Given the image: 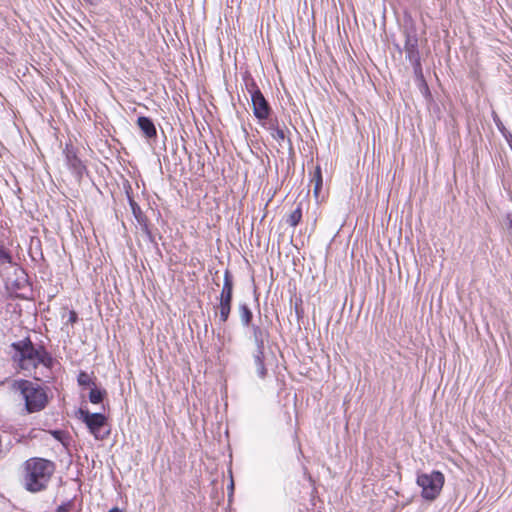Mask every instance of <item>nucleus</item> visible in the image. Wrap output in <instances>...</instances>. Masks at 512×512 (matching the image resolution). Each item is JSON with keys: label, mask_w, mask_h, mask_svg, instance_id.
<instances>
[{"label": "nucleus", "mask_w": 512, "mask_h": 512, "mask_svg": "<svg viewBox=\"0 0 512 512\" xmlns=\"http://www.w3.org/2000/svg\"><path fill=\"white\" fill-rule=\"evenodd\" d=\"M14 350L12 359L22 370H35L40 364L51 368L54 359L43 345L36 347L29 337H26L11 344Z\"/></svg>", "instance_id": "obj_1"}, {"label": "nucleus", "mask_w": 512, "mask_h": 512, "mask_svg": "<svg viewBox=\"0 0 512 512\" xmlns=\"http://www.w3.org/2000/svg\"><path fill=\"white\" fill-rule=\"evenodd\" d=\"M55 472L54 462L40 457H32L24 462V487L37 493L45 490Z\"/></svg>", "instance_id": "obj_2"}, {"label": "nucleus", "mask_w": 512, "mask_h": 512, "mask_svg": "<svg viewBox=\"0 0 512 512\" xmlns=\"http://www.w3.org/2000/svg\"><path fill=\"white\" fill-rule=\"evenodd\" d=\"M14 387L21 392L28 413L38 412L45 408L47 395L40 386L22 379L16 381Z\"/></svg>", "instance_id": "obj_3"}, {"label": "nucleus", "mask_w": 512, "mask_h": 512, "mask_svg": "<svg viewBox=\"0 0 512 512\" xmlns=\"http://www.w3.org/2000/svg\"><path fill=\"white\" fill-rule=\"evenodd\" d=\"M416 482L422 488L421 496L425 500L434 501L443 488L445 477L440 471H432L419 474Z\"/></svg>", "instance_id": "obj_4"}, {"label": "nucleus", "mask_w": 512, "mask_h": 512, "mask_svg": "<svg viewBox=\"0 0 512 512\" xmlns=\"http://www.w3.org/2000/svg\"><path fill=\"white\" fill-rule=\"evenodd\" d=\"M78 413L79 418L86 424L87 428L96 439L102 440L109 434V432L101 434V429L107 423L105 415L102 413H91L89 410L83 408H80Z\"/></svg>", "instance_id": "obj_5"}, {"label": "nucleus", "mask_w": 512, "mask_h": 512, "mask_svg": "<svg viewBox=\"0 0 512 512\" xmlns=\"http://www.w3.org/2000/svg\"><path fill=\"white\" fill-rule=\"evenodd\" d=\"M404 51L408 60H416L420 58V52L418 48V34L417 29L413 23L404 27Z\"/></svg>", "instance_id": "obj_6"}, {"label": "nucleus", "mask_w": 512, "mask_h": 512, "mask_svg": "<svg viewBox=\"0 0 512 512\" xmlns=\"http://www.w3.org/2000/svg\"><path fill=\"white\" fill-rule=\"evenodd\" d=\"M254 116L259 120H267L272 112L269 102L265 99L262 93H256V96L251 98Z\"/></svg>", "instance_id": "obj_7"}, {"label": "nucleus", "mask_w": 512, "mask_h": 512, "mask_svg": "<svg viewBox=\"0 0 512 512\" xmlns=\"http://www.w3.org/2000/svg\"><path fill=\"white\" fill-rule=\"evenodd\" d=\"M251 338L255 345L254 351L265 352V345L269 341L270 333L267 328L260 325H251Z\"/></svg>", "instance_id": "obj_8"}, {"label": "nucleus", "mask_w": 512, "mask_h": 512, "mask_svg": "<svg viewBox=\"0 0 512 512\" xmlns=\"http://www.w3.org/2000/svg\"><path fill=\"white\" fill-rule=\"evenodd\" d=\"M66 163L72 173L80 180L86 171V167L73 151V149L66 147Z\"/></svg>", "instance_id": "obj_9"}, {"label": "nucleus", "mask_w": 512, "mask_h": 512, "mask_svg": "<svg viewBox=\"0 0 512 512\" xmlns=\"http://www.w3.org/2000/svg\"><path fill=\"white\" fill-rule=\"evenodd\" d=\"M218 304L215 306V315L219 316V322L224 324L228 321L231 309H232V300L217 298Z\"/></svg>", "instance_id": "obj_10"}, {"label": "nucleus", "mask_w": 512, "mask_h": 512, "mask_svg": "<svg viewBox=\"0 0 512 512\" xmlns=\"http://www.w3.org/2000/svg\"><path fill=\"white\" fill-rule=\"evenodd\" d=\"M234 277L229 269L224 272V281L219 298L233 300Z\"/></svg>", "instance_id": "obj_11"}, {"label": "nucleus", "mask_w": 512, "mask_h": 512, "mask_svg": "<svg viewBox=\"0 0 512 512\" xmlns=\"http://www.w3.org/2000/svg\"><path fill=\"white\" fill-rule=\"evenodd\" d=\"M137 125L142 131V133L145 135V137L151 139L155 138L157 136L156 127L149 117L146 116H140L137 119Z\"/></svg>", "instance_id": "obj_12"}, {"label": "nucleus", "mask_w": 512, "mask_h": 512, "mask_svg": "<svg viewBox=\"0 0 512 512\" xmlns=\"http://www.w3.org/2000/svg\"><path fill=\"white\" fill-rule=\"evenodd\" d=\"M252 357H253V363L256 367L257 376L261 380H264L268 374L267 368L265 366V352L253 351Z\"/></svg>", "instance_id": "obj_13"}, {"label": "nucleus", "mask_w": 512, "mask_h": 512, "mask_svg": "<svg viewBox=\"0 0 512 512\" xmlns=\"http://www.w3.org/2000/svg\"><path fill=\"white\" fill-rule=\"evenodd\" d=\"M5 264L14 266L15 275H18V273L23 274V270L13 262L11 252L3 245H0V267L4 266Z\"/></svg>", "instance_id": "obj_14"}, {"label": "nucleus", "mask_w": 512, "mask_h": 512, "mask_svg": "<svg viewBox=\"0 0 512 512\" xmlns=\"http://www.w3.org/2000/svg\"><path fill=\"white\" fill-rule=\"evenodd\" d=\"M238 311L242 325L245 327H251V325H253V313L249 306L246 303H240L238 306Z\"/></svg>", "instance_id": "obj_15"}, {"label": "nucleus", "mask_w": 512, "mask_h": 512, "mask_svg": "<svg viewBox=\"0 0 512 512\" xmlns=\"http://www.w3.org/2000/svg\"><path fill=\"white\" fill-rule=\"evenodd\" d=\"M413 67V72L417 80L421 82V86L425 90L426 93H429L428 85L424 79L421 58H417L416 60H409Z\"/></svg>", "instance_id": "obj_16"}, {"label": "nucleus", "mask_w": 512, "mask_h": 512, "mask_svg": "<svg viewBox=\"0 0 512 512\" xmlns=\"http://www.w3.org/2000/svg\"><path fill=\"white\" fill-rule=\"evenodd\" d=\"M106 395L107 391L105 389H101L97 387V385H94V387L90 388L88 398L92 404H99L104 400Z\"/></svg>", "instance_id": "obj_17"}, {"label": "nucleus", "mask_w": 512, "mask_h": 512, "mask_svg": "<svg viewBox=\"0 0 512 512\" xmlns=\"http://www.w3.org/2000/svg\"><path fill=\"white\" fill-rule=\"evenodd\" d=\"M77 382H78L79 386H81V387L92 388V387H94V385H96V378L92 377L90 374H88L85 371H81L78 374Z\"/></svg>", "instance_id": "obj_18"}, {"label": "nucleus", "mask_w": 512, "mask_h": 512, "mask_svg": "<svg viewBox=\"0 0 512 512\" xmlns=\"http://www.w3.org/2000/svg\"><path fill=\"white\" fill-rule=\"evenodd\" d=\"M301 219H302V208H301V203H299L297 205V208L288 215V217L286 219V223L289 224L291 227H296L301 222Z\"/></svg>", "instance_id": "obj_19"}, {"label": "nucleus", "mask_w": 512, "mask_h": 512, "mask_svg": "<svg viewBox=\"0 0 512 512\" xmlns=\"http://www.w3.org/2000/svg\"><path fill=\"white\" fill-rule=\"evenodd\" d=\"M311 182L314 183V195H315V197H318V195L321 191V188H322V183H323L320 166H317L315 168Z\"/></svg>", "instance_id": "obj_20"}, {"label": "nucleus", "mask_w": 512, "mask_h": 512, "mask_svg": "<svg viewBox=\"0 0 512 512\" xmlns=\"http://www.w3.org/2000/svg\"><path fill=\"white\" fill-rule=\"evenodd\" d=\"M271 136L279 143L280 146H283V143L287 142L289 148L292 149V142L290 138L286 136L285 128L275 129V132H271Z\"/></svg>", "instance_id": "obj_21"}, {"label": "nucleus", "mask_w": 512, "mask_h": 512, "mask_svg": "<svg viewBox=\"0 0 512 512\" xmlns=\"http://www.w3.org/2000/svg\"><path fill=\"white\" fill-rule=\"evenodd\" d=\"M128 195V200H129V205L131 207V210H132V213L133 215L135 216V218L137 219V221L141 224L144 222V219H143V215H142V211H141V208L140 206L135 202V200L129 195V193H127Z\"/></svg>", "instance_id": "obj_22"}, {"label": "nucleus", "mask_w": 512, "mask_h": 512, "mask_svg": "<svg viewBox=\"0 0 512 512\" xmlns=\"http://www.w3.org/2000/svg\"><path fill=\"white\" fill-rule=\"evenodd\" d=\"M7 441L4 442L0 435V459L5 457L12 447V441L9 436H6Z\"/></svg>", "instance_id": "obj_23"}, {"label": "nucleus", "mask_w": 512, "mask_h": 512, "mask_svg": "<svg viewBox=\"0 0 512 512\" xmlns=\"http://www.w3.org/2000/svg\"><path fill=\"white\" fill-rule=\"evenodd\" d=\"M245 85L248 93L251 95V98L255 97L256 93H262L259 87L257 86L256 82L252 78L246 80Z\"/></svg>", "instance_id": "obj_24"}, {"label": "nucleus", "mask_w": 512, "mask_h": 512, "mask_svg": "<svg viewBox=\"0 0 512 512\" xmlns=\"http://www.w3.org/2000/svg\"><path fill=\"white\" fill-rule=\"evenodd\" d=\"M141 226H142V231L143 233L146 235L147 239L149 240V242L157 245V242L155 240V236L153 235V233L151 232V230L149 229L147 223H141Z\"/></svg>", "instance_id": "obj_25"}, {"label": "nucleus", "mask_w": 512, "mask_h": 512, "mask_svg": "<svg viewBox=\"0 0 512 512\" xmlns=\"http://www.w3.org/2000/svg\"><path fill=\"white\" fill-rule=\"evenodd\" d=\"M73 507V500H69L65 503H62L58 508L56 509V512H70Z\"/></svg>", "instance_id": "obj_26"}, {"label": "nucleus", "mask_w": 512, "mask_h": 512, "mask_svg": "<svg viewBox=\"0 0 512 512\" xmlns=\"http://www.w3.org/2000/svg\"><path fill=\"white\" fill-rule=\"evenodd\" d=\"M494 121H495V123H496V125H497V127H498L499 131L502 133V135H503L504 137H505V135H506L507 133H510V132L505 128V126L503 125V123L501 122V120L498 118V116H497V115H495V117H494Z\"/></svg>", "instance_id": "obj_27"}, {"label": "nucleus", "mask_w": 512, "mask_h": 512, "mask_svg": "<svg viewBox=\"0 0 512 512\" xmlns=\"http://www.w3.org/2000/svg\"><path fill=\"white\" fill-rule=\"evenodd\" d=\"M283 128H286L285 125H283V127H280L277 119H274V120L271 119L269 121L268 129H269L270 133L275 132V129H283Z\"/></svg>", "instance_id": "obj_28"}, {"label": "nucleus", "mask_w": 512, "mask_h": 512, "mask_svg": "<svg viewBox=\"0 0 512 512\" xmlns=\"http://www.w3.org/2000/svg\"><path fill=\"white\" fill-rule=\"evenodd\" d=\"M78 320V315L75 311H70L69 312V318L67 320V323H71V324H74L76 321Z\"/></svg>", "instance_id": "obj_29"}, {"label": "nucleus", "mask_w": 512, "mask_h": 512, "mask_svg": "<svg viewBox=\"0 0 512 512\" xmlns=\"http://www.w3.org/2000/svg\"><path fill=\"white\" fill-rule=\"evenodd\" d=\"M506 220H507V229L509 231V234L512 236V216L510 214H508L506 216Z\"/></svg>", "instance_id": "obj_30"}, {"label": "nucleus", "mask_w": 512, "mask_h": 512, "mask_svg": "<svg viewBox=\"0 0 512 512\" xmlns=\"http://www.w3.org/2000/svg\"><path fill=\"white\" fill-rule=\"evenodd\" d=\"M84 1L89 3L90 5L97 6L101 0H84Z\"/></svg>", "instance_id": "obj_31"}, {"label": "nucleus", "mask_w": 512, "mask_h": 512, "mask_svg": "<svg viewBox=\"0 0 512 512\" xmlns=\"http://www.w3.org/2000/svg\"><path fill=\"white\" fill-rule=\"evenodd\" d=\"M13 286L16 288V289H20L21 288V285H20V278L17 277L16 281L14 282Z\"/></svg>", "instance_id": "obj_32"}, {"label": "nucleus", "mask_w": 512, "mask_h": 512, "mask_svg": "<svg viewBox=\"0 0 512 512\" xmlns=\"http://www.w3.org/2000/svg\"><path fill=\"white\" fill-rule=\"evenodd\" d=\"M108 512H122V510H120L118 507H114L111 510H109Z\"/></svg>", "instance_id": "obj_33"}]
</instances>
